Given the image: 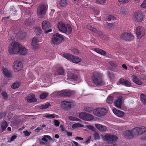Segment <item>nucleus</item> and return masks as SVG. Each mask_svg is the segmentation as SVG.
I'll list each match as a JSON object with an SVG mask.
<instances>
[{"mask_svg":"<svg viewBox=\"0 0 146 146\" xmlns=\"http://www.w3.org/2000/svg\"><path fill=\"white\" fill-rule=\"evenodd\" d=\"M8 51L11 54L19 52L20 55H24L26 53L27 50L18 42H14L11 43L9 45Z\"/></svg>","mask_w":146,"mask_h":146,"instance_id":"nucleus-1","label":"nucleus"},{"mask_svg":"<svg viewBox=\"0 0 146 146\" xmlns=\"http://www.w3.org/2000/svg\"><path fill=\"white\" fill-rule=\"evenodd\" d=\"M92 79L93 83L96 85L102 86L105 84L103 74L98 72H94Z\"/></svg>","mask_w":146,"mask_h":146,"instance_id":"nucleus-2","label":"nucleus"},{"mask_svg":"<svg viewBox=\"0 0 146 146\" xmlns=\"http://www.w3.org/2000/svg\"><path fill=\"white\" fill-rule=\"evenodd\" d=\"M57 27L59 31L66 34H69L72 32V28L70 25L60 22L58 23Z\"/></svg>","mask_w":146,"mask_h":146,"instance_id":"nucleus-3","label":"nucleus"},{"mask_svg":"<svg viewBox=\"0 0 146 146\" xmlns=\"http://www.w3.org/2000/svg\"><path fill=\"white\" fill-rule=\"evenodd\" d=\"M47 9L46 6L43 3L40 4L37 8V13L39 18H43L45 15Z\"/></svg>","mask_w":146,"mask_h":146,"instance_id":"nucleus-4","label":"nucleus"},{"mask_svg":"<svg viewBox=\"0 0 146 146\" xmlns=\"http://www.w3.org/2000/svg\"><path fill=\"white\" fill-rule=\"evenodd\" d=\"M63 56L64 58L74 63H78L82 60L81 58L77 56H74L69 54L65 53L63 54Z\"/></svg>","mask_w":146,"mask_h":146,"instance_id":"nucleus-5","label":"nucleus"},{"mask_svg":"<svg viewBox=\"0 0 146 146\" xmlns=\"http://www.w3.org/2000/svg\"><path fill=\"white\" fill-rule=\"evenodd\" d=\"M64 38L60 34L57 33L54 35L52 38V43L57 45L61 43Z\"/></svg>","mask_w":146,"mask_h":146,"instance_id":"nucleus-6","label":"nucleus"},{"mask_svg":"<svg viewBox=\"0 0 146 146\" xmlns=\"http://www.w3.org/2000/svg\"><path fill=\"white\" fill-rule=\"evenodd\" d=\"M79 116L80 119L87 121L92 120L94 119V117L92 115L84 112L80 113Z\"/></svg>","mask_w":146,"mask_h":146,"instance_id":"nucleus-7","label":"nucleus"},{"mask_svg":"<svg viewBox=\"0 0 146 146\" xmlns=\"http://www.w3.org/2000/svg\"><path fill=\"white\" fill-rule=\"evenodd\" d=\"M135 32L137 37L138 39H141L145 34L144 29L141 26L137 27L136 29Z\"/></svg>","mask_w":146,"mask_h":146,"instance_id":"nucleus-8","label":"nucleus"},{"mask_svg":"<svg viewBox=\"0 0 146 146\" xmlns=\"http://www.w3.org/2000/svg\"><path fill=\"white\" fill-rule=\"evenodd\" d=\"M120 38L126 41H131L133 40L134 36L131 33H124L121 34Z\"/></svg>","mask_w":146,"mask_h":146,"instance_id":"nucleus-9","label":"nucleus"},{"mask_svg":"<svg viewBox=\"0 0 146 146\" xmlns=\"http://www.w3.org/2000/svg\"><path fill=\"white\" fill-rule=\"evenodd\" d=\"M104 139L108 142L112 143L116 142L117 139V137L116 136L113 135L107 134L105 136Z\"/></svg>","mask_w":146,"mask_h":146,"instance_id":"nucleus-10","label":"nucleus"},{"mask_svg":"<svg viewBox=\"0 0 146 146\" xmlns=\"http://www.w3.org/2000/svg\"><path fill=\"white\" fill-rule=\"evenodd\" d=\"M94 114L99 117L105 115L107 112L106 109L104 108H98L94 111Z\"/></svg>","mask_w":146,"mask_h":146,"instance_id":"nucleus-11","label":"nucleus"},{"mask_svg":"<svg viewBox=\"0 0 146 146\" xmlns=\"http://www.w3.org/2000/svg\"><path fill=\"white\" fill-rule=\"evenodd\" d=\"M133 17L135 21L137 22H141L144 20V17L142 13L140 11L135 12Z\"/></svg>","mask_w":146,"mask_h":146,"instance_id":"nucleus-12","label":"nucleus"},{"mask_svg":"<svg viewBox=\"0 0 146 146\" xmlns=\"http://www.w3.org/2000/svg\"><path fill=\"white\" fill-rule=\"evenodd\" d=\"M42 28L45 31V33H48L52 31L51 29H49L50 27V24L48 21H44L42 23Z\"/></svg>","mask_w":146,"mask_h":146,"instance_id":"nucleus-13","label":"nucleus"},{"mask_svg":"<svg viewBox=\"0 0 146 146\" xmlns=\"http://www.w3.org/2000/svg\"><path fill=\"white\" fill-rule=\"evenodd\" d=\"M13 68L14 71L17 72L21 70L23 68V65L22 63L19 61H16L13 63Z\"/></svg>","mask_w":146,"mask_h":146,"instance_id":"nucleus-14","label":"nucleus"},{"mask_svg":"<svg viewBox=\"0 0 146 146\" xmlns=\"http://www.w3.org/2000/svg\"><path fill=\"white\" fill-rule=\"evenodd\" d=\"M75 92L73 90H66L62 91L60 94L62 96L70 97L74 95Z\"/></svg>","mask_w":146,"mask_h":146,"instance_id":"nucleus-15","label":"nucleus"},{"mask_svg":"<svg viewBox=\"0 0 146 146\" xmlns=\"http://www.w3.org/2000/svg\"><path fill=\"white\" fill-rule=\"evenodd\" d=\"M61 104L62 107L66 110L70 109L71 106L70 102L66 100H64L62 102Z\"/></svg>","mask_w":146,"mask_h":146,"instance_id":"nucleus-16","label":"nucleus"},{"mask_svg":"<svg viewBox=\"0 0 146 146\" xmlns=\"http://www.w3.org/2000/svg\"><path fill=\"white\" fill-rule=\"evenodd\" d=\"M122 97L119 96L116 99L114 102L115 106L117 108H120L122 104Z\"/></svg>","mask_w":146,"mask_h":146,"instance_id":"nucleus-17","label":"nucleus"},{"mask_svg":"<svg viewBox=\"0 0 146 146\" xmlns=\"http://www.w3.org/2000/svg\"><path fill=\"white\" fill-rule=\"evenodd\" d=\"M2 71L5 76L7 78L12 77V73L9 70L4 68L3 69Z\"/></svg>","mask_w":146,"mask_h":146,"instance_id":"nucleus-18","label":"nucleus"},{"mask_svg":"<svg viewBox=\"0 0 146 146\" xmlns=\"http://www.w3.org/2000/svg\"><path fill=\"white\" fill-rule=\"evenodd\" d=\"M35 96V95L34 94H29L26 98L25 99L28 102H35L37 100Z\"/></svg>","mask_w":146,"mask_h":146,"instance_id":"nucleus-19","label":"nucleus"},{"mask_svg":"<svg viewBox=\"0 0 146 146\" xmlns=\"http://www.w3.org/2000/svg\"><path fill=\"white\" fill-rule=\"evenodd\" d=\"M67 76L69 80L72 81H75L77 80L78 78V76L77 74L72 73H68Z\"/></svg>","mask_w":146,"mask_h":146,"instance_id":"nucleus-20","label":"nucleus"},{"mask_svg":"<svg viewBox=\"0 0 146 146\" xmlns=\"http://www.w3.org/2000/svg\"><path fill=\"white\" fill-rule=\"evenodd\" d=\"M113 113L117 116L119 117H121L123 116L124 113L123 112L117 110L116 108H114L113 110Z\"/></svg>","mask_w":146,"mask_h":146,"instance_id":"nucleus-21","label":"nucleus"},{"mask_svg":"<svg viewBox=\"0 0 146 146\" xmlns=\"http://www.w3.org/2000/svg\"><path fill=\"white\" fill-rule=\"evenodd\" d=\"M119 82L120 84L126 86H130L131 84L129 81L121 78L119 80Z\"/></svg>","mask_w":146,"mask_h":146,"instance_id":"nucleus-22","label":"nucleus"},{"mask_svg":"<svg viewBox=\"0 0 146 146\" xmlns=\"http://www.w3.org/2000/svg\"><path fill=\"white\" fill-rule=\"evenodd\" d=\"M38 42L37 38L36 37H34L31 43L32 46L33 48L36 49L38 48V45L37 43Z\"/></svg>","mask_w":146,"mask_h":146,"instance_id":"nucleus-23","label":"nucleus"},{"mask_svg":"<svg viewBox=\"0 0 146 146\" xmlns=\"http://www.w3.org/2000/svg\"><path fill=\"white\" fill-rule=\"evenodd\" d=\"M131 130H127L124 132L125 137L126 138L131 139L133 137V135L132 134Z\"/></svg>","mask_w":146,"mask_h":146,"instance_id":"nucleus-24","label":"nucleus"},{"mask_svg":"<svg viewBox=\"0 0 146 146\" xmlns=\"http://www.w3.org/2000/svg\"><path fill=\"white\" fill-rule=\"evenodd\" d=\"M132 78L133 81L138 85H140L142 84V81L138 79L137 77L135 75H133L132 76Z\"/></svg>","mask_w":146,"mask_h":146,"instance_id":"nucleus-25","label":"nucleus"},{"mask_svg":"<svg viewBox=\"0 0 146 146\" xmlns=\"http://www.w3.org/2000/svg\"><path fill=\"white\" fill-rule=\"evenodd\" d=\"M95 126L99 131H104L106 130V127L99 124H95Z\"/></svg>","mask_w":146,"mask_h":146,"instance_id":"nucleus-26","label":"nucleus"},{"mask_svg":"<svg viewBox=\"0 0 146 146\" xmlns=\"http://www.w3.org/2000/svg\"><path fill=\"white\" fill-rule=\"evenodd\" d=\"M47 139H49V140H52V138L50 136L48 135H45L43 136V137L41 139L42 141H45V142L40 141V143L45 145L46 144V143L45 142H48V141Z\"/></svg>","mask_w":146,"mask_h":146,"instance_id":"nucleus-27","label":"nucleus"},{"mask_svg":"<svg viewBox=\"0 0 146 146\" xmlns=\"http://www.w3.org/2000/svg\"><path fill=\"white\" fill-rule=\"evenodd\" d=\"M34 29H35L34 32L36 35H37L38 36H39L42 32V30L41 28L39 27H34Z\"/></svg>","mask_w":146,"mask_h":146,"instance_id":"nucleus-28","label":"nucleus"},{"mask_svg":"<svg viewBox=\"0 0 146 146\" xmlns=\"http://www.w3.org/2000/svg\"><path fill=\"white\" fill-rule=\"evenodd\" d=\"M94 50L95 51L98 53L102 55L103 56H105L106 55V52L101 49L97 48H95L94 49Z\"/></svg>","mask_w":146,"mask_h":146,"instance_id":"nucleus-29","label":"nucleus"},{"mask_svg":"<svg viewBox=\"0 0 146 146\" xmlns=\"http://www.w3.org/2000/svg\"><path fill=\"white\" fill-rule=\"evenodd\" d=\"M140 99L142 103L146 105V95L145 94H142L140 95Z\"/></svg>","mask_w":146,"mask_h":146,"instance_id":"nucleus-30","label":"nucleus"},{"mask_svg":"<svg viewBox=\"0 0 146 146\" xmlns=\"http://www.w3.org/2000/svg\"><path fill=\"white\" fill-rule=\"evenodd\" d=\"M8 126L7 122L5 120L3 121L1 125V129L3 131H4Z\"/></svg>","mask_w":146,"mask_h":146,"instance_id":"nucleus-31","label":"nucleus"},{"mask_svg":"<svg viewBox=\"0 0 146 146\" xmlns=\"http://www.w3.org/2000/svg\"><path fill=\"white\" fill-rule=\"evenodd\" d=\"M113 98L111 96H109L106 100V102L108 104H112L113 102Z\"/></svg>","mask_w":146,"mask_h":146,"instance_id":"nucleus-32","label":"nucleus"},{"mask_svg":"<svg viewBox=\"0 0 146 146\" xmlns=\"http://www.w3.org/2000/svg\"><path fill=\"white\" fill-rule=\"evenodd\" d=\"M57 72L59 75H63L64 71L62 67H60L58 69Z\"/></svg>","mask_w":146,"mask_h":146,"instance_id":"nucleus-33","label":"nucleus"},{"mask_svg":"<svg viewBox=\"0 0 146 146\" xmlns=\"http://www.w3.org/2000/svg\"><path fill=\"white\" fill-rule=\"evenodd\" d=\"M50 105V103H46L44 105H41L39 107V108L40 109L44 110L47 109Z\"/></svg>","mask_w":146,"mask_h":146,"instance_id":"nucleus-34","label":"nucleus"},{"mask_svg":"<svg viewBox=\"0 0 146 146\" xmlns=\"http://www.w3.org/2000/svg\"><path fill=\"white\" fill-rule=\"evenodd\" d=\"M20 85V83L18 82H16L13 83L11 86V88L13 89H15L18 88Z\"/></svg>","mask_w":146,"mask_h":146,"instance_id":"nucleus-35","label":"nucleus"},{"mask_svg":"<svg viewBox=\"0 0 146 146\" xmlns=\"http://www.w3.org/2000/svg\"><path fill=\"white\" fill-rule=\"evenodd\" d=\"M138 130H139V129H138V127H135L133 129V130L131 131V132L133 135H137L139 134Z\"/></svg>","mask_w":146,"mask_h":146,"instance_id":"nucleus-36","label":"nucleus"},{"mask_svg":"<svg viewBox=\"0 0 146 146\" xmlns=\"http://www.w3.org/2000/svg\"><path fill=\"white\" fill-rule=\"evenodd\" d=\"M138 129H139L138 130L139 134H142L146 131V128L144 126L141 127H138Z\"/></svg>","mask_w":146,"mask_h":146,"instance_id":"nucleus-37","label":"nucleus"},{"mask_svg":"<svg viewBox=\"0 0 146 146\" xmlns=\"http://www.w3.org/2000/svg\"><path fill=\"white\" fill-rule=\"evenodd\" d=\"M48 95V94L46 92H43L41 93L40 96V98L42 99L46 98Z\"/></svg>","mask_w":146,"mask_h":146,"instance_id":"nucleus-38","label":"nucleus"},{"mask_svg":"<svg viewBox=\"0 0 146 146\" xmlns=\"http://www.w3.org/2000/svg\"><path fill=\"white\" fill-rule=\"evenodd\" d=\"M67 0H60V6L64 7L66 6L67 4Z\"/></svg>","mask_w":146,"mask_h":146,"instance_id":"nucleus-39","label":"nucleus"},{"mask_svg":"<svg viewBox=\"0 0 146 146\" xmlns=\"http://www.w3.org/2000/svg\"><path fill=\"white\" fill-rule=\"evenodd\" d=\"M121 13L123 16H125L128 14V12L127 9H122L121 10Z\"/></svg>","mask_w":146,"mask_h":146,"instance_id":"nucleus-40","label":"nucleus"},{"mask_svg":"<svg viewBox=\"0 0 146 146\" xmlns=\"http://www.w3.org/2000/svg\"><path fill=\"white\" fill-rule=\"evenodd\" d=\"M1 95L4 100H6L8 98V95L7 92L5 91H3L1 93Z\"/></svg>","mask_w":146,"mask_h":146,"instance_id":"nucleus-41","label":"nucleus"},{"mask_svg":"<svg viewBox=\"0 0 146 146\" xmlns=\"http://www.w3.org/2000/svg\"><path fill=\"white\" fill-rule=\"evenodd\" d=\"M84 109L86 111L89 113H91L93 110V108L91 107H86Z\"/></svg>","mask_w":146,"mask_h":146,"instance_id":"nucleus-42","label":"nucleus"},{"mask_svg":"<svg viewBox=\"0 0 146 146\" xmlns=\"http://www.w3.org/2000/svg\"><path fill=\"white\" fill-rule=\"evenodd\" d=\"M106 2V0H96V3L97 4L103 5Z\"/></svg>","mask_w":146,"mask_h":146,"instance_id":"nucleus-43","label":"nucleus"},{"mask_svg":"<svg viewBox=\"0 0 146 146\" xmlns=\"http://www.w3.org/2000/svg\"><path fill=\"white\" fill-rule=\"evenodd\" d=\"M44 117H46L48 118H49V119L53 118L54 114H46L44 116Z\"/></svg>","mask_w":146,"mask_h":146,"instance_id":"nucleus-44","label":"nucleus"},{"mask_svg":"<svg viewBox=\"0 0 146 146\" xmlns=\"http://www.w3.org/2000/svg\"><path fill=\"white\" fill-rule=\"evenodd\" d=\"M71 50L75 54H78L79 52V50L75 48H72L71 49Z\"/></svg>","mask_w":146,"mask_h":146,"instance_id":"nucleus-45","label":"nucleus"},{"mask_svg":"<svg viewBox=\"0 0 146 146\" xmlns=\"http://www.w3.org/2000/svg\"><path fill=\"white\" fill-rule=\"evenodd\" d=\"M106 19L108 21H110L112 20H114L115 19V18L113 15H111L108 16Z\"/></svg>","mask_w":146,"mask_h":146,"instance_id":"nucleus-46","label":"nucleus"},{"mask_svg":"<svg viewBox=\"0 0 146 146\" xmlns=\"http://www.w3.org/2000/svg\"><path fill=\"white\" fill-rule=\"evenodd\" d=\"M88 28L90 30L93 31L95 33H96L97 32V30L96 28H94L91 26H88Z\"/></svg>","mask_w":146,"mask_h":146,"instance_id":"nucleus-47","label":"nucleus"},{"mask_svg":"<svg viewBox=\"0 0 146 146\" xmlns=\"http://www.w3.org/2000/svg\"><path fill=\"white\" fill-rule=\"evenodd\" d=\"M54 124L56 127H58L60 125V122L56 119H54Z\"/></svg>","mask_w":146,"mask_h":146,"instance_id":"nucleus-48","label":"nucleus"},{"mask_svg":"<svg viewBox=\"0 0 146 146\" xmlns=\"http://www.w3.org/2000/svg\"><path fill=\"white\" fill-rule=\"evenodd\" d=\"M69 118L70 120L72 121H78L80 120L79 119L72 116H70Z\"/></svg>","mask_w":146,"mask_h":146,"instance_id":"nucleus-49","label":"nucleus"},{"mask_svg":"<svg viewBox=\"0 0 146 146\" xmlns=\"http://www.w3.org/2000/svg\"><path fill=\"white\" fill-rule=\"evenodd\" d=\"M23 132L24 133L25 136H29L31 133V132L28 131L27 130L24 131Z\"/></svg>","mask_w":146,"mask_h":146,"instance_id":"nucleus-50","label":"nucleus"},{"mask_svg":"<svg viewBox=\"0 0 146 146\" xmlns=\"http://www.w3.org/2000/svg\"><path fill=\"white\" fill-rule=\"evenodd\" d=\"M141 7L143 8H146V0H144L141 5Z\"/></svg>","mask_w":146,"mask_h":146,"instance_id":"nucleus-51","label":"nucleus"},{"mask_svg":"<svg viewBox=\"0 0 146 146\" xmlns=\"http://www.w3.org/2000/svg\"><path fill=\"white\" fill-rule=\"evenodd\" d=\"M110 65L114 67H116L117 66V64L116 63H115L113 61H111L110 63Z\"/></svg>","mask_w":146,"mask_h":146,"instance_id":"nucleus-52","label":"nucleus"},{"mask_svg":"<svg viewBox=\"0 0 146 146\" xmlns=\"http://www.w3.org/2000/svg\"><path fill=\"white\" fill-rule=\"evenodd\" d=\"M130 0H118L119 2H121L122 4H125L129 2Z\"/></svg>","mask_w":146,"mask_h":146,"instance_id":"nucleus-53","label":"nucleus"},{"mask_svg":"<svg viewBox=\"0 0 146 146\" xmlns=\"http://www.w3.org/2000/svg\"><path fill=\"white\" fill-rule=\"evenodd\" d=\"M80 125L79 123H75L73 124L72 126V128H74L78 127H79V125Z\"/></svg>","mask_w":146,"mask_h":146,"instance_id":"nucleus-54","label":"nucleus"},{"mask_svg":"<svg viewBox=\"0 0 146 146\" xmlns=\"http://www.w3.org/2000/svg\"><path fill=\"white\" fill-rule=\"evenodd\" d=\"M108 74L109 77L110 79H113V75L112 73L108 72Z\"/></svg>","mask_w":146,"mask_h":146,"instance_id":"nucleus-55","label":"nucleus"},{"mask_svg":"<svg viewBox=\"0 0 146 146\" xmlns=\"http://www.w3.org/2000/svg\"><path fill=\"white\" fill-rule=\"evenodd\" d=\"M66 134L68 137H72V133L69 132L68 131H66Z\"/></svg>","mask_w":146,"mask_h":146,"instance_id":"nucleus-56","label":"nucleus"},{"mask_svg":"<svg viewBox=\"0 0 146 146\" xmlns=\"http://www.w3.org/2000/svg\"><path fill=\"white\" fill-rule=\"evenodd\" d=\"M17 136L15 135H13L11 138L10 140L11 141H13L15 139H16Z\"/></svg>","mask_w":146,"mask_h":146,"instance_id":"nucleus-57","label":"nucleus"},{"mask_svg":"<svg viewBox=\"0 0 146 146\" xmlns=\"http://www.w3.org/2000/svg\"><path fill=\"white\" fill-rule=\"evenodd\" d=\"M75 139L76 140H83V139L80 137H75Z\"/></svg>","mask_w":146,"mask_h":146,"instance_id":"nucleus-58","label":"nucleus"},{"mask_svg":"<svg viewBox=\"0 0 146 146\" xmlns=\"http://www.w3.org/2000/svg\"><path fill=\"white\" fill-rule=\"evenodd\" d=\"M6 115V114L4 112L1 113L0 114V117L1 118H3Z\"/></svg>","mask_w":146,"mask_h":146,"instance_id":"nucleus-59","label":"nucleus"},{"mask_svg":"<svg viewBox=\"0 0 146 146\" xmlns=\"http://www.w3.org/2000/svg\"><path fill=\"white\" fill-rule=\"evenodd\" d=\"M72 142L74 144V145L76 146H80L81 145H79L77 142L72 141Z\"/></svg>","mask_w":146,"mask_h":146,"instance_id":"nucleus-60","label":"nucleus"},{"mask_svg":"<svg viewBox=\"0 0 146 146\" xmlns=\"http://www.w3.org/2000/svg\"><path fill=\"white\" fill-rule=\"evenodd\" d=\"M94 136H95V138L96 139H98L99 138V135L98 133H96L95 134Z\"/></svg>","mask_w":146,"mask_h":146,"instance_id":"nucleus-61","label":"nucleus"},{"mask_svg":"<svg viewBox=\"0 0 146 146\" xmlns=\"http://www.w3.org/2000/svg\"><path fill=\"white\" fill-rule=\"evenodd\" d=\"M42 129V128H41V127H38L35 129V130L37 131V132H38L40 130H41Z\"/></svg>","mask_w":146,"mask_h":146,"instance_id":"nucleus-62","label":"nucleus"},{"mask_svg":"<svg viewBox=\"0 0 146 146\" xmlns=\"http://www.w3.org/2000/svg\"><path fill=\"white\" fill-rule=\"evenodd\" d=\"M115 22H114V23H107V25L108 26H110V27H112L113 25V24H114V23H115Z\"/></svg>","mask_w":146,"mask_h":146,"instance_id":"nucleus-63","label":"nucleus"},{"mask_svg":"<svg viewBox=\"0 0 146 146\" xmlns=\"http://www.w3.org/2000/svg\"><path fill=\"white\" fill-rule=\"evenodd\" d=\"M88 127L89 129L92 130H93L94 128V127L92 125H88Z\"/></svg>","mask_w":146,"mask_h":146,"instance_id":"nucleus-64","label":"nucleus"}]
</instances>
